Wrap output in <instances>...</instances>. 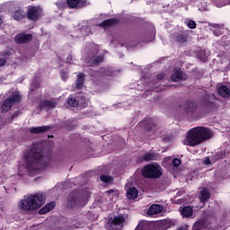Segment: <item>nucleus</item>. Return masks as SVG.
I'll list each match as a JSON object with an SVG mask.
<instances>
[{"instance_id": "c03bdc74", "label": "nucleus", "mask_w": 230, "mask_h": 230, "mask_svg": "<svg viewBox=\"0 0 230 230\" xmlns=\"http://www.w3.org/2000/svg\"><path fill=\"white\" fill-rule=\"evenodd\" d=\"M214 35L216 36V37H218V35H220L217 31H214Z\"/></svg>"}, {"instance_id": "f704fd0d", "label": "nucleus", "mask_w": 230, "mask_h": 230, "mask_svg": "<svg viewBox=\"0 0 230 230\" xmlns=\"http://www.w3.org/2000/svg\"><path fill=\"white\" fill-rule=\"evenodd\" d=\"M60 75H61V78H62V80H64V82H66V80H67V78H69V72H67L66 70H61Z\"/></svg>"}, {"instance_id": "0eeeda50", "label": "nucleus", "mask_w": 230, "mask_h": 230, "mask_svg": "<svg viewBox=\"0 0 230 230\" xmlns=\"http://www.w3.org/2000/svg\"><path fill=\"white\" fill-rule=\"evenodd\" d=\"M22 100V97L17 93H13L7 99H5L3 103L0 105L2 114H6L10 109H12L13 105L15 103H19Z\"/></svg>"}, {"instance_id": "37998d69", "label": "nucleus", "mask_w": 230, "mask_h": 230, "mask_svg": "<svg viewBox=\"0 0 230 230\" xmlns=\"http://www.w3.org/2000/svg\"><path fill=\"white\" fill-rule=\"evenodd\" d=\"M20 113H21V111H17L15 113H13V114L12 115V119H13V118H17Z\"/></svg>"}, {"instance_id": "de8ad7c7", "label": "nucleus", "mask_w": 230, "mask_h": 230, "mask_svg": "<svg viewBox=\"0 0 230 230\" xmlns=\"http://www.w3.org/2000/svg\"><path fill=\"white\" fill-rule=\"evenodd\" d=\"M49 137H53V135H50V136H49Z\"/></svg>"}, {"instance_id": "f03ea898", "label": "nucleus", "mask_w": 230, "mask_h": 230, "mask_svg": "<svg viewBox=\"0 0 230 230\" xmlns=\"http://www.w3.org/2000/svg\"><path fill=\"white\" fill-rule=\"evenodd\" d=\"M211 137H213V132H211L209 128L203 126L196 127L187 132L183 145L186 146H199V145H202L204 141H208Z\"/></svg>"}, {"instance_id": "393cba45", "label": "nucleus", "mask_w": 230, "mask_h": 230, "mask_svg": "<svg viewBox=\"0 0 230 230\" xmlns=\"http://www.w3.org/2000/svg\"><path fill=\"white\" fill-rule=\"evenodd\" d=\"M26 13H24L23 10L18 9L14 12L13 18L14 21H22V19H25Z\"/></svg>"}, {"instance_id": "20e7f679", "label": "nucleus", "mask_w": 230, "mask_h": 230, "mask_svg": "<svg viewBox=\"0 0 230 230\" xmlns=\"http://www.w3.org/2000/svg\"><path fill=\"white\" fill-rule=\"evenodd\" d=\"M183 111L190 119H200L202 118V111L199 108V102L193 99L185 101Z\"/></svg>"}, {"instance_id": "7ed1b4c3", "label": "nucleus", "mask_w": 230, "mask_h": 230, "mask_svg": "<svg viewBox=\"0 0 230 230\" xmlns=\"http://www.w3.org/2000/svg\"><path fill=\"white\" fill-rule=\"evenodd\" d=\"M46 202V194L44 193H36L29 196L28 198H24L18 204L19 209L22 211H37V209H40L44 203Z\"/></svg>"}, {"instance_id": "4468645a", "label": "nucleus", "mask_w": 230, "mask_h": 230, "mask_svg": "<svg viewBox=\"0 0 230 230\" xmlns=\"http://www.w3.org/2000/svg\"><path fill=\"white\" fill-rule=\"evenodd\" d=\"M164 208L163 205L159 204H153L149 207L147 210L148 217H154V215H159V213H163Z\"/></svg>"}, {"instance_id": "4be33fe9", "label": "nucleus", "mask_w": 230, "mask_h": 230, "mask_svg": "<svg viewBox=\"0 0 230 230\" xmlns=\"http://www.w3.org/2000/svg\"><path fill=\"white\" fill-rule=\"evenodd\" d=\"M171 80L172 82H179V80H186V75H184V73H182L181 71H176L172 75Z\"/></svg>"}, {"instance_id": "58836bf2", "label": "nucleus", "mask_w": 230, "mask_h": 230, "mask_svg": "<svg viewBox=\"0 0 230 230\" xmlns=\"http://www.w3.org/2000/svg\"><path fill=\"white\" fill-rule=\"evenodd\" d=\"M88 73H89L90 76H92V78H95L96 75H98V71H94L92 68H89Z\"/></svg>"}, {"instance_id": "1a4fd4ad", "label": "nucleus", "mask_w": 230, "mask_h": 230, "mask_svg": "<svg viewBox=\"0 0 230 230\" xmlns=\"http://www.w3.org/2000/svg\"><path fill=\"white\" fill-rule=\"evenodd\" d=\"M33 40V34H27L26 32H21L14 37V42L16 44H30Z\"/></svg>"}, {"instance_id": "09e8293b", "label": "nucleus", "mask_w": 230, "mask_h": 230, "mask_svg": "<svg viewBox=\"0 0 230 230\" xmlns=\"http://www.w3.org/2000/svg\"><path fill=\"white\" fill-rule=\"evenodd\" d=\"M31 1H35V0H31Z\"/></svg>"}, {"instance_id": "f3484780", "label": "nucleus", "mask_w": 230, "mask_h": 230, "mask_svg": "<svg viewBox=\"0 0 230 230\" xmlns=\"http://www.w3.org/2000/svg\"><path fill=\"white\" fill-rule=\"evenodd\" d=\"M84 84H85V75L83 72H79L75 80V89H84Z\"/></svg>"}, {"instance_id": "7c9ffc66", "label": "nucleus", "mask_w": 230, "mask_h": 230, "mask_svg": "<svg viewBox=\"0 0 230 230\" xmlns=\"http://www.w3.org/2000/svg\"><path fill=\"white\" fill-rule=\"evenodd\" d=\"M68 8L75 9L78 8V4H80V0H66Z\"/></svg>"}, {"instance_id": "c9c22d12", "label": "nucleus", "mask_w": 230, "mask_h": 230, "mask_svg": "<svg viewBox=\"0 0 230 230\" xmlns=\"http://www.w3.org/2000/svg\"><path fill=\"white\" fill-rule=\"evenodd\" d=\"M187 26H188V28H190V30H195V28H197V22H195V21H193V20H190V21L187 22Z\"/></svg>"}, {"instance_id": "72a5a7b5", "label": "nucleus", "mask_w": 230, "mask_h": 230, "mask_svg": "<svg viewBox=\"0 0 230 230\" xmlns=\"http://www.w3.org/2000/svg\"><path fill=\"white\" fill-rule=\"evenodd\" d=\"M100 179L102 182H106V183H109L111 182V181H112L111 177L109 176V175H105V174H102L100 176Z\"/></svg>"}, {"instance_id": "473e14b6", "label": "nucleus", "mask_w": 230, "mask_h": 230, "mask_svg": "<svg viewBox=\"0 0 230 230\" xmlns=\"http://www.w3.org/2000/svg\"><path fill=\"white\" fill-rule=\"evenodd\" d=\"M106 195H108V197H111V199H114V197H118V190H107Z\"/></svg>"}, {"instance_id": "dca6fc26", "label": "nucleus", "mask_w": 230, "mask_h": 230, "mask_svg": "<svg viewBox=\"0 0 230 230\" xmlns=\"http://www.w3.org/2000/svg\"><path fill=\"white\" fill-rule=\"evenodd\" d=\"M57 105H58L57 102L46 99L39 103L40 109H57Z\"/></svg>"}, {"instance_id": "6e6552de", "label": "nucleus", "mask_w": 230, "mask_h": 230, "mask_svg": "<svg viewBox=\"0 0 230 230\" xmlns=\"http://www.w3.org/2000/svg\"><path fill=\"white\" fill-rule=\"evenodd\" d=\"M138 125L145 132H155V130H157V121L152 118L144 119Z\"/></svg>"}, {"instance_id": "79ce46f5", "label": "nucleus", "mask_w": 230, "mask_h": 230, "mask_svg": "<svg viewBox=\"0 0 230 230\" xmlns=\"http://www.w3.org/2000/svg\"><path fill=\"white\" fill-rule=\"evenodd\" d=\"M156 78L158 79V80H163V78H164V74H158L157 75H156Z\"/></svg>"}, {"instance_id": "9b49d317", "label": "nucleus", "mask_w": 230, "mask_h": 230, "mask_svg": "<svg viewBox=\"0 0 230 230\" xmlns=\"http://www.w3.org/2000/svg\"><path fill=\"white\" fill-rule=\"evenodd\" d=\"M200 103L207 111H213V109L217 108V104L209 100L208 94L202 97Z\"/></svg>"}, {"instance_id": "ea45409f", "label": "nucleus", "mask_w": 230, "mask_h": 230, "mask_svg": "<svg viewBox=\"0 0 230 230\" xmlns=\"http://www.w3.org/2000/svg\"><path fill=\"white\" fill-rule=\"evenodd\" d=\"M73 60V55L69 54L67 57H66V62L67 64H71Z\"/></svg>"}, {"instance_id": "c85d7f7f", "label": "nucleus", "mask_w": 230, "mask_h": 230, "mask_svg": "<svg viewBox=\"0 0 230 230\" xmlns=\"http://www.w3.org/2000/svg\"><path fill=\"white\" fill-rule=\"evenodd\" d=\"M67 105H69V107H78L80 105V102L76 100V97L70 95L67 99Z\"/></svg>"}, {"instance_id": "a211bd4d", "label": "nucleus", "mask_w": 230, "mask_h": 230, "mask_svg": "<svg viewBox=\"0 0 230 230\" xmlns=\"http://www.w3.org/2000/svg\"><path fill=\"white\" fill-rule=\"evenodd\" d=\"M57 207V202L52 201L46 204L42 208L39 210V215H46V213H49V211H53Z\"/></svg>"}, {"instance_id": "a878e982", "label": "nucleus", "mask_w": 230, "mask_h": 230, "mask_svg": "<svg viewBox=\"0 0 230 230\" xmlns=\"http://www.w3.org/2000/svg\"><path fill=\"white\" fill-rule=\"evenodd\" d=\"M210 198H211V193L208 190H202L200 191V202H202L203 204L205 202H208Z\"/></svg>"}, {"instance_id": "b1692460", "label": "nucleus", "mask_w": 230, "mask_h": 230, "mask_svg": "<svg viewBox=\"0 0 230 230\" xmlns=\"http://www.w3.org/2000/svg\"><path fill=\"white\" fill-rule=\"evenodd\" d=\"M218 94L222 96V98H229L230 96V89L226 85H222L218 88Z\"/></svg>"}, {"instance_id": "5701e85b", "label": "nucleus", "mask_w": 230, "mask_h": 230, "mask_svg": "<svg viewBox=\"0 0 230 230\" xmlns=\"http://www.w3.org/2000/svg\"><path fill=\"white\" fill-rule=\"evenodd\" d=\"M181 215L185 218H190V217L193 216V208L190 206H185L181 208Z\"/></svg>"}, {"instance_id": "412c9836", "label": "nucleus", "mask_w": 230, "mask_h": 230, "mask_svg": "<svg viewBox=\"0 0 230 230\" xmlns=\"http://www.w3.org/2000/svg\"><path fill=\"white\" fill-rule=\"evenodd\" d=\"M111 224V226H119V227H123V224H125V217L121 215L114 217Z\"/></svg>"}, {"instance_id": "2eb2a0df", "label": "nucleus", "mask_w": 230, "mask_h": 230, "mask_svg": "<svg viewBox=\"0 0 230 230\" xmlns=\"http://www.w3.org/2000/svg\"><path fill=\"white\" fill-rule=\"evenodd\" d=\"M118 24H119V21L118 20V18H111V19L102 21L99 24V26L100 28H103L104 30H107V28H112V26H116Z\"/></svg>"}, {"instance_id": "4c0bfd02", "label": "nucleus", "mask_w": 230, "mask_h": 230, "mask_svg": "<svg viewBox=\"0 0 230 230\" xmlns=\"http://www.w3.org/2000/svg\"><path fill=\"white\" fill-rule=\"evenodd\" d=\"M198 58H199V60H202V62H206V52L205 51H201L198 54Z\"/></svg>"}, {"instance_id": "49530a36", "label": "nucleus", "mask_w": 230, "mask_h": 230, "mask_svg": "<svg viewBox=\"0 0 230 230\" xmlns=\"http://www.w3.org/2000/svg\"><path fill=\"white\" fill-rule=\"evenodd\" d=\"M34 87H38V83H37V82L35 83V85H34Z\"/></svg>"}, {"instance_id": "aec40b11", "label": "nucleus", "mask_w": 230, "mask_h": 230, "mask_svg": "<svg viewBox=\"0 0 230 230\" xmlns=\"http://www.w3.org/2000/svg\"><path fill=\"white\" fill-rule=\"evenodd\" d=\"M139 195V190H137V188L132 187L128 189L127 190V197L129 199V200H134V199H137V196Z\"/></svg>"}, {"instance_id": "f257e3e1", "label": "nucleus", "mask_w": 230, "mask_h": 230, "mask_svg": "<svg viewBox=\"0 0 230 230\" xmlns=\"http://www.w3.org/2000/svg\"><path fill=\"white\" fill-rule=\"evenodd\" d=\"M24 160L27 172L31 177L51 164V156L44 155V149L40 144H32L31 148L24 152Z\"/></svg>"}, {"instance_id": "6ab92c4d", "label": "nucleus", "mask_w": 230, "mask_h": 230, "mask_svg": "<svg viewBox=\"0 0 230 230\" xmlns=\"http://www.w3.org/2000/svg\"><path fill=\"white\" fill-rule=\"evenodd\" d=\"M142 161H159V154L155 152H147L142 156Z\"/></svg>"}, {"instance_id": "a19ab883", "label": "nucleus", "mask_w": 230, "mask_h": 230, "mask_svg": "<svg viewBox=\"0 0 230 230\" xmlns=\"http://www.w3.org/2000/svg\"><path fill=\"white\" fill-rule=\"evenodd\" d=\"M6 65V59L0 58V67H3Z\"/></svg>"}, {"instance_id": "e433bc0d", "label": "nucleus", "mask_w": 230, "mask_h": 230, "mask_svg": "<svg viewBox=\"0 0 230 230\" xmlns=\"http://www.w3.org/2000/svg\"><path fill=\"white\" fill-rule=\"evenodd\" d=\"M172 166L174 168H179V166H181V160L179 158H173L172 159Z\"/></svg>"}, {"instance_id": "cd10ccee", "label": "nucleus", "mask_w": 230, "mask_h": 230, "mask_svg": "<svg viewBox=\"0 0 230 230\" xmlns=\"http://www.w3.org/2000/svg\"><path fill=\"white\" fill-rule=\"evenodd\" d=\"M104 58L103 55L97 56L90 59V64H92V66H100L102 62H103Z\"/></svg>"}, {"instance_id": "f8f14e48", "label": "nucleus", "mask_w": 230, "mask_h": 230, "mask_svg": "<svg viewBox=\"0 0 230 230\" xmlns=\"http://www.w3.org/2000/svg\"><path fill=\"white\" fill-rule=\"evenodd\" d=\"M189 35L186 32H176L173 35L174 42H177V44H180L182 46L183 44H186L188 42Z\"/></svg>"}, {"instance_id": "c756f323", "label": "nucleus", "mask_w": 230, "mask_h": 230, "mask_svg": "<svg viewBox=\"0 0 230 230\" xmlns=\"http://www.w3.org/2000/svg\"><path fill=\"white\" fill-rule=\"evenodd\" d=\"M56 6L58 8V10H66V9L69 8V5L67 4V0L57 1Z\"/></svg>"}, {"instance_id": "ddd939ff", "label": "nucleus", "mask_w": 230, "mask_h": 230, "mask_svg": "<svg viewBox=\"0 0 230 230\" xmlns=\"http://www.w3.org/2000/svg\"><path fill=\"white\" fill-rule=\"evenodd\" d=\"M53 127L51 126H40V127H31L29 129L30 134H46V132H49Z\"/></svg>"}, {"instance_id": "bb28decb", "label": "nucleus", "mask_w": 230, "mask_h": 230, "mask_svg": "<svg viewBox=\"0 0 230 230\" xmlns=\"http://www.w3.org/2000/svg\"><path fill=\"white\" fill-rule=\"evenodd\" d=\"M205 227H206V220L200 219L194 223V225L192 226V230H201V229H205Z\"/></svg>"}, {"instance_id": "a18cd8bd", "label": "nucleus", "mask_w": 230, "mask_h": 230, "mask_svg": "<svg viewBox=\"0 0 230 230\" xmlns=\"http://www.w3.org/2000/svg\"><path fill=\"white\" fill-rule=\"evenodd\" d=\"M177 230H184V226H180Z\"/></svg>"}, {"instance_id": "39448f33", "label": "nucleus", "mask_w": 230, "mask_h": 230, "mask_svg": "<svg viewBox=\"0 0 230 230\" xmlns=\"http://www.w3.org/2000/svg\"><path fill=\"white\" fill-rule=\"evenodd\" d=\"M86 202L87 197L78 190H74L68 196L66 206L69 209H73V208L85 206Z\"/></svg>"}, {"instance_id": "9d476101", "label": "nucleus", "mask_w": 230, "mask_h": 230, "mask_svg": "<svg viewBox=\"0 0 230 230\" xmlns=\"http://www.w3.org/2000/svg\"><path fill=\"white\" fill-rule=\"evenodd\" d=\"M40 17V9L37 6H31L27 11V18L29 21H38Z\"/></svg>"}, {"instance_id": "423d86ee", "label": "nucleus", "mask_w": 230, "mask_h": 230, "mask_svg": "<svg viewBox=\"0 0 230 230\" xmlns=\"http://www.w3.org/2000/svg\"><path fill=\"white\" fill-rule=\"evenodd\" d=\"M142 175L145 179H159L163 175L161 166L150 164L142 169Z\"/></svg>"}, {"instance_id": "2f4dec72", "label": "nucleus", "mask_w": 230, "mask_h": 230, "mask_svg": "<svg viewBox=\"0 0 230 230\" xmlns=\"http://www.w3.org/2000/svg\"><path fill=\"white\" fill-rule=\"evenodd\" d=\"M148 227V222L146 221H140L137 226L138 230H146Z\"/></svg>"}]
</instances>
